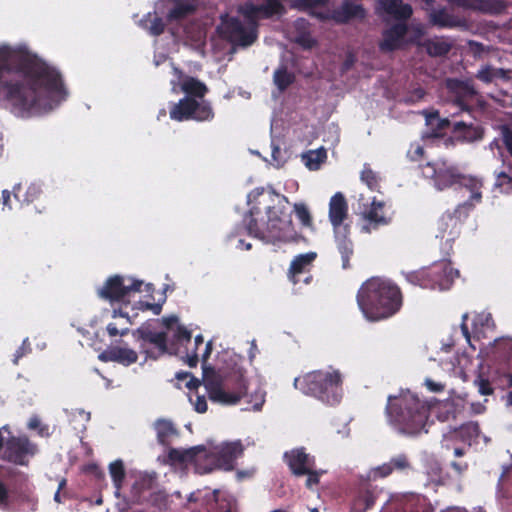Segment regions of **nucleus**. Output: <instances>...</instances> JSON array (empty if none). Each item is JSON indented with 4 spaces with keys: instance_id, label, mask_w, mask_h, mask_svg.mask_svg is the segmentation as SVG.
Listing matches in <instances>:
<instances>
[{
    "instance_id": "ddd939ff",
    "label": "nucleus",
    "mask_w": 512,
    "mask_h": 512,
    "mask_svg": "<svg viewBox=\"0 0 512 512\" xmlns=\"http://www.w3.org/2000/svg\"><path fill=\"white\" fill-rule=\"evenodd\" d=\"M222 37L234 46H251L258 38L255 27H245L237 17H230L223 21L221 28Z\"/></svg>"
},
{
    "instance_id": "bf43d9fd",
    "label": "nucleus",
    "mask_w": 512,
    "mask_h": 512,
    "mask_svg": "<svg viewBox=\"0 0 512 512\" xmlns=\"http://www.w3.org/2000/svg\"><path fill=\"white\" fill-rule=\"evenodd\" d=\"M424 153H425V151H424L423 146H421L418 143L411 144V146L407 152V157L411 161H419L424 157Z\"/></svg>"
},
{
    "instance_id": "1a4fd4ad",
    "label": "nucleus",
    "mask_w": 512,
    "mask_h": 512,
    "mask_svg": "<svg viewBox=\"0 0 512 512\" xmlns=\"http://www.w3.org/2000/svg\"><path fill=\"white\" fill-rule=\"evenodd\" d=\"M243 454L241 441L224 443L217 451L210 452L206 449L203 453L205 464L197 465L199 474H207L215 469L232 470L235 460Z\"/></svg>"
},
{
    "instance_id": "20e7f679",
    "label": "nucleus",
    "mask_w": 512,
    "mask_h": 512,
    "mask_svg": "<svg viewBox=\"0 0 512 512\" xmlns=\"http://www.w3.org/2000/svg\"><path fill=\"white\" fill-rule=\"evenodd\" d=\"M430 405L410 391L389 395L385 414L389 424L398 433L415 436L425 430Z\"/></svg>"
},
{
    "instance_id": "423d86ee",
    "label": "nucleus",
    "mask_w": 512,
    "mask_h": 512,
    "mask_svg": "<svg viewBox=\"0 0 512 512\" xmlns=\"http://www.w3.org/2000/svg\"><path fill=\"white\" fill-rule=\"evenodd\" d=\"M342 375L339 370H314L294 379V387L303 394L334 406L342 399Z\"/></svg>"
},
{
    "instance_id": "4d7b16f0",
    "label": "nucleus",
    "mask_w": 512,
    "mask_h": 512,
    "mask_svg": "<svg viewBox=\"0 0 512 512\" xmlns=\"http://www.w3.org/2000/svg\"><path fill=\"white\" fill-rule=\"evenodd\" d=\"M149 32L154 36L161 35L165 30V23L162 18L158 16H154L150 20V25L148 26Z\"/></svg>"
},
{
    "instance_id": "6e6552de",
    "label": "nucleus",
    "mask_w": 512,
    "mask_h": 512,
    "mask_svg": "<svg viewBox=\"0 0 512 512\" xmlns=\"http://www.w3.org/2000/svg\"><path fill=\"white\" fill-rule=\"evenodd\" d=\"M202 367L203 384L211 401L224 405H235L242 398L248 396L247 380L241 372L233 373L223 384L220 375L213 367L206 365Z\"/></svg>"
},
{
    "instance_id": "a211bd4d",
    "label": "nucleus",
    "mask_w": 512,
    "mask_h": 512,
    "mask_svg": "<svg viewBox=\"0 0 512 512\" xmlns=\"http://www.w3.org/2000/svg\"><path fill=\"white\" fill-rule=\"evenodd\" d=\"M284 459L295 476H303L310 468H315V457L306 453L304 447L295 448L284 453Z\"/></svg>"
},
{
    "instance_id": "a19ab883",
    "label": "nucleus",
    "mask_w": 512,
    "mask_h": 512,
    "mask_svg": "<svg viewBox=\"0 0 512 512\" xmlns=\"http://www.w3.org/2000/svg\"><path fill=\"white\" fill-rule=\"evenodd\" d=\"M239 12L248 21L250 27L258 28V19L261 17L260 5L247 2L239 8Z\"/></svg>"
},
{
    "instance_id": "c85d7f7f",
    "label": "nucleus",
    "mask_w": 512,
    "mask_h": 512,
    "mask_svg": "<svg viewBox=\"0 0 512 512\" xmlns=\"http://www.w3.org/2000/svg\"><path fill=\"white\" fill-rule=\"evenodd\" d=\"M502 161L501 170L495 172L494 186L499 188L501 192L512 193V161L502 152H499Z\"/></svg>"
},
{
    "instance_id": "603ef678",
    "label": "nucleus",
    "mask_w": 512,
    "mask_h": 512,
    "mask_svg": "<svg viewBox=\"0 0 512 512\" xmlns=\"http://www.w3.org/2000/svg\"><path fill=\"white\" fill-rule=\"evenodd\" d=\"M499 130L503 146L507 150L512 161V128L507 124H503L500 125Z\"/></svg>"
},
{
    "instance_id": "c9c22d12",
    "label": "nucleus",
    "mask_w": 512,
    "mask_h": 512,
    "mask_svg": "<svg viewBox=\"0 0 512 512\" xmlns=\"http://www.w3.org/2000/svg\"><path fill=\"white\" fill-rule=\"evenodd\" d=\"M42 190L38 184L31 183L24 193H22V184L18 183L13 186L12 194L14 198L21 204H30L39 198Z\"/></svg>"
},
{
    "instance_id": "4468645a",
    "label": "nucleus",
    "mask_w": 512,
    "mask_h": 512,
    "mask_svg": "<svg viewBox=\"0 0 512 512\" xmlns=\"http://www.w3.org/2000/svg\"><path fill=\"white\" fill-rule=\"evenodd\" d=\"M315 252H308L299 254L293 258L287 272V277L294 285L305 284L308 285L312 282L313 276L311 274V267L316 259Z\"/></svg>"
},
{
    "instance_id": "f3484780",
    "label": "nucleus",
    "mask_w": 512,
    "mask_h": 512,
    "mask_svg": "<svg viewBox=\"0 0 512 512\" xmlns=\"http://www.w3.org/2000/svg\"><path fill=\"white\" fill-rule=\"evenodd\" d=\"M427 275L431 284L429 289L444 291L450 289L459 272L453 269L450 263L440 262L427 268Z\"/></svg>"
},
{
    "instance_id": "49530a36",
    "label": "nucleus",
    "mask_w": 512,
    "mask_h": 512,
    "mask_svg": "<svg viewBox=\"0 0 512 512\" xmlns=\"http://www.w3.org/2000/svg\"><path fill=\"white\" fill-rule=\"evenodd\" d=\"M294 211L302 227L313 229V219L308 207L304 203H295Z\"/></svg>"
},
{
    "instance_id": "412c9836",
    "label": "nucleus",
    "mask_w": 512,
    "mask_h": 512,
    "mask_svg": "<svg viewBox=\"0 0 512 512\" xmlns=\"http://www.w3.org/2000/svg\"><path fill=\"white\" fill-rule=\"evenodd\" d=\"M348 217V204L341 192L335 193L329 202V219L334 228L335 234L343 231L345 219Z\"/></svg>"
},
{
    "instance_id": "4be33fe9",
    "label": "nucleus",
    "mask_w": 512,
    "mask_h": 512,
    "mask_svg": "<svg viewBox=\"0 0 512 512\" xmlns=\"http://www.w3.org/2000/svg\"><path fill=\"white\" fill-rule=\"evenodd\" d=\"M384 208L385 203L383 201L373 199L370 207L362 213L363 219L367 222V225L363 226L365 232L369 233L371 229H378L380 226L390 223V218L385 215Z\"/></svg>"
},
{
    "instance_id": "7c9ffc66",
    "label": "nucleus",
    "mask_w": 512,
    "mask_h": 512,
    "mask_svg": "<svg viewBox=\"0 0 512 512\" xmlns=\"http://www.w3.org/2000/svg\"><path fill=\"white\" fill-rule=\"evenodd\" d=\"M380 3L384 11L398 22H406L413 14L412 6L404 3L403 0H382Z\"/></svg>"
},
{
    "instance_id": "2eb2a0df",
    "label": "nucleus",
    "mask_w": 512,
    "mask_h": 512,
    "mask_svg": "<svg viewBox=\"0 0 512 512\" xmlns=\"http://www.w3.org/2000/svg\"><path fill=\"white\" fill-rule=\"evenodd\" d=\"M315 16L322 22L333 20L337 24H347L353 19L363 20L366 17V10L361 4L345 0L339 8L327 13H315Z\"/></svg>"
},
{
    "instance_id": "f03ea898",
    "label": "nucleus",
    "mask_w": 512,
    "mask_h": 512,
    "mask_svg": "<svg viewBox=\"0 0 512 512\" xmlns=\"http://www.w3.org/2000/svg\"><path fill=\"white\" fill-rule=\"evenodd\" d=\"M270 197L271 202L277 198V203L265 208L266 221L261 219L259 222L258 216L261 214V208L257 205H253L244 216L243 222L248 235L272 244L295 241L297 232L291 219V213L287 211L288 198L278 194H272Z\"/></svg>"
},
{
    "instance_id": "5fc2aeb1",
    "label": "nucleus",
    "mask_w": 512,
    "mask_h": 512,
    "mask_svg": "<svg viewBox=\"0 0 512 512\" xmlns=\"http://www.w3.org/2000/svg\"><path fill=\"white\" fill-rule=\"evenodd\" d=\"M474 384L477 386L478 391L481 395H490L493 393V387L489 379L485 378L483 374H479L474 380Z\"/></svg>"
},
{
    "instance_id": "79ce46f5",
    "label": "nucleus",
    "mask_w": 512,
    "mask_h": 512,
    "mask_svg": "<svg viewBox=\"0 0 512 512\" xmlns=\"http://www.w3.org/2000/svg\"><path fill=\"white\" fill-rule=\"evenodd\" d=\"M273 80L280 91H285L295 81V75L282 66L274 72Z\"/></svg>"
},
{
    "instance_id": "e2e57ef3",
    "label": "nucleus",
    "mask_w": 512,
    "mask_h": 512,
    "mask_svg": "<svg viewBox=\"0 0 512 512\" xmlns=\"http://www.w3.org/2000/svg\"><path fill=\"white\" fill-rule=\"evenodd\" d=\"M320 474L321 473L316 471L314 468L309 469V472L305 474L307 475L306 487L308 489H313V487L319 483Z\"/></svg>"
},
{
    "instance_id": "7ed1b4c3",
    "label": "nucleus",
    "mask_w": 512,
    "mask_h": 512,
    "mask_svg": "<svg viewBox=\"0 0 512 512\" xmlns=\"http://www.w3.org/2000/svg\"><path fill=\"white\" fill-rule=\"evenodd\" d=\"M356 300L364 317L378 322L396 315L403 306L404 296L396 283L375 276L362 283Z\"/></svg>"
},
{
    "instance_id": "864d4df0",
    "label": "nucleus",
    "mask_w": 512,
    "mask_h": 512,
    "mask_svg": "<svg viewBox=\"0 0 512 512\" xmlns=\"http://www.w3.org/2000/svg\"><path fill=\"white\" fill-rule=\"evenodd\" d=\"M219 512H238L237 503L231 497H216Z\"/></svg>"
},
{
    "instance_id": "bb28decb",
    "label": "nucleus",
    "mask_w": 512,
    "mask_h": 512,
    "mask_svg": "<svg viewBox=\"0 0 512 512\" xmlns=\"http://www.w3.org/2000/svg\"><path fill=\"white\" fill-rule=\"evenodd\" d=\"M418 46L423 48L430 57L436 58L448 55L453 47V43L443 36H435L421 41V43H418Z\"/></svg>"
},
{
    "instance_id": "393cba45",
    "label": "nucleus",
    "mask_w": 512,
    "mask_h": 512,
    "mask_svg": "<svg viewBox=\"0 0 512 512\" xmlns=\"http://www.w3.org/2000/svg\"><path fill=\"white\" fill-rule=\"evenodd\" d=\"M376 497L375 486L369 482L361 484L352 502L351 512H366L373 507Z\"/></svg>"
},
{
    "instance_id": "dca6fc26",
    "label": "nucleus",
    "mask_w": 512,
    "mask_h": 512,
    "mask_svg": "<svg viewBox=\"0 0 512 512\" xmlns=\"http://www.w3.org/2000/svg\"><path fill=\"white\" fill-rule=\"evenodd\" d=\"M406 22H397L382 31V39L378 44L379 50L383 53H390L403 49L407 44L408 33Z\"/></svg>"
},
{
    "instance_id": "473e14b6",
    "label": "nucleus",
    "mask_w": 512,
    "mask_h": 512,
    "mask_svg": "<svg viewBox=\"0 0 512 512\" xmlns=\"http://www.w3.org/2000/svg\"><path fill=\"white\" fill-rule=\"evenodd\" d=\"M493 354L496 359L504 363L509 382L512 384V339L497 340Z\"/></svg>"
},
{
    "instance_id": "774afa93",
    "label": "nucleus",
    "mask_w": 512,
    "mask_h": 512,
    "mask_svg": "<svg viewBox=\"0 0 512 512\" xmlns=\"http://www.w3.org/2000/svg\"><path fill=\"white\" fill-rule=\"evenodd\" d=\"M195 410L198 413H205L208 409L207 401L205 396H197L194 403Z\"/></svg>"
},
{
    "instance_id": "39448f33",
    "label": "nucleus",
    "mask_w": 512,
    "mask_h": 512,
    "mask_svg": "<svg viewBox=\"0 0 512 512\" xmlns=\"http://www.w3.org/2000/svg\"><path fill=\"white\" fill-rule=\"evenodd\" d=\"M422 175L433 180L436 189L442 191L452 187L465 188L472 198L482 201L483 180L476 176L463 174L459 168L446 159L427 162L420 166Z\"/></svg>"
},
{
    "instance_id": "4c0bfd02",
    "label": "nucleus",
    "mask_w": 512,
    "mask_h": 512,
    "mask_svg": "<svg viewBox=\"0 0 512 512\" xmlns=\"http://www.w3.org/2000/svg\"><path fill=\"white\" fill-rule=\"evenodd\" d=\"M327 159L326 149L321 147L316 150H309L302 154V160L309 170H318L320 165Z\"/></svg>"
},
{
    "instance_id": "f257e3e1",
    "label": "nucleus",
    "mask_w": 512,
    "mask_h": 512,
    "mask_svg": "<svg viewBox=\"0 0 512 512\" xmlns=\"http://www.w3.org/2000/svg\"><path fill=\"white\" fill-rule=\"evenodd\" d=\"M62 76L26 48L0 46V100L17 117L30 118L53 109L54 98L65 99Z\"/></svg>"
},
{
    "instance_id": "09e8293b",
    "label": "nucleus",
    "mask_w": 512,
    "mask_h": 512,
    "mask_svg": "<svg viewBox=\"0 0 512 512\" xmlns=\"http://www.w3.org/2000/svg\"><path fill=\"white\" fill-rule=\"evenodd\" d=\"M361 180L368 186L370 190H377L379 187L378 176L369 165H364V168L361 172Z\"/></svg>"
},
{
    "instance_id": "69168bd1",
    "label": "nucleus",
    "mask_w": 512,
    "mask_h": 512,
    "mask_svg": "<svg viewBox=\"0 0 512 512\" xmlns=\"http://www.w3.org/2000/svg\"><path fill=\"white\" fill-rule=\"evenodd\" d=\"M139 305L141 310H151L155 315H159L162 311V306L158 303L140 302Z\"/></svg>"
},
{
    "instance_id": "a878e982",
    "label": "nucleus",
    "mask_w": 512,
    "mask_h": 512,
    "mask_svg": "<svg viewBox=\"0 0 512 512\" xmlns=\"http://www.w3.org/2000/svg\"><path fill=\"white\" fill-rule=\"evenodd\" d=\"M480 435V428L477 422H467L458 428H454L445 437L449 440L460 441L468 446L476 442Z\"/></svg>"
},
{
    "instance_id": "b1692460",
    "label": "nucleus",
    "mask_w": 512,
    "mask_h": 512,
    "mask_svg": "<svg viewBox=\"0 0 512 512\" xmlns=\"http://www.w3.org/2000/svg\"><path fill=\"white\" fill-rule=\"evenodd\" d=\"M436 237L446 239L447 242H453L461 233V225L451 215L450 211H446L438 219Z\"/></svg>"
},
{
    "instance_id": "e433bc0d",
    "label": "nucleus",
    "mask_w": 512,
    "mask_h": 512,
    "mask_svg": "<svg viewBox=\"0 0 512 512\" xmlns=\"http://www.w3.org/2000/svg\"><path fill=\"white\" fill-rule=\"evenodd\" d=\"M479 203H481V201L472 198V193H470L469 198L463 203L458 204L450 213L462 227L470 213L474 210L476 204Z\"/></svg>"
},
{
    "instance_id": "72a5a7b5",
    "label": "nucleus",
    "mask_w": 512,
    "mask_h": 512,
    "mask_svg": "<svg viewBox=\"0 0 512 512\" xmlns=\"http://www.w3.org/2000/svg\"><path fill=\"white\" fill-rule=\"evenodd\" d=\"M429 22L439 28H455L461 25V20L449 13L446 8L432 10L429 14Z\"/></svg>"
},
{
    "instance_id": "8fccbe9b",
    "label": "nucleus",
    "mask_w": 512,
    "mask_h": 512,
    "mask_svg": "<svg viewBox=\"0 0 512 512\" xmlns=\"http://www.w3.org/2000/svg\"><path fill=\"white\" fill-rule=\"evenodd\" d=\"M195 10L194 6L189 3H178L169 12L171 19H182Z\"/></svg>"
},
{
    "instance_id": "9b49d317",
    "label": "nucleus",
    "mask_w": 512,
    "mask_h": 512,
    "mask_svg": "<svg viewBox=\"0 0 512 512\" xmlns=\"http://www.w3.org/2000/svg\"><path fill=\"white\" fill-rule=\"evenodd\" d=\"M170 118L175 121L195 120L198 122L211 121L214 111L210 102L197 100L192 97H183L174 103L169 111Z\"/></svg>"
},
{
    "instance_id": "c756f323",
    "label": "nucleus",
    "mask_w": 512,
    "mask_h": 512,
    "mask_svg": "<svg viewBox=\"0 0 512 512\" xmlns=\"http://www.w3.org/2000/svg\"><path fill=\"white\" fill-rule=\"evenodd\" d=\"M153 427L156 431L157 441L162 446H170L172 439L179 436L178 428L169 419L159 418L154 422Z\"/></svg>"
},
{
    "instance_id": "37998d69",
    "label": "nucleus",
    "mask_w": 512,
    "mask_h": 512,
    "mask_svg": "<svg viewBox=\"0 0 512 512\" xmlns=\"http://www.w3.org/2000/svg\"><path fill=\"white\" fill-rule=\"evenodd\" d=\"M404 276L406 281L412 285L419 286L424 289H429V287H431L427 275V268L407 272L404 274Z\"/></svg>"
},
{
    "instance_id": "680f3d73",
    "label": "nucleus",
    "mask_w": 512,
    "mask_h": 512,
    "mask_svg": "<svg viewBox=\"0 0 512 512\" xmlns=\"http://www.w3.org/2000/svg\"><path fill=\"white\" fill-rule=\"evenodd\" d=\"M425 95H426V91L423 88H421V87L415 88L408 94V96L405 99V102L409 103V104L416 103V102L422 100L425 97Z\"/></svg>"
},
{
    "instance_id": "13d9d810",
    "label": "nucleus",
    "mask_w": 512,
    "mask_h": 512,
    "mask_svg": "<svg viewBox=\"0 0 512 512\" xmlns=\"http://www.w3.org/2000/svg\"><path fill=\"white\" fill-rule=\"evenodd\" d=\"M28 428L30 430H37L40 436H48V426L42 425L41 420L37 416H32L28 422Z\"/></svg>"
},
{
    "instance_id": "9d476101",
    "label": "nucleus",
    "mask_w": 512,
    "mask_h": 512,
    "mask_svg": "<svg viewBox=\"0 0 512 512\" xmlns=\"http://www.w3.org/2000/svg\"><path fill=\"white\" fill-rule=\"evenodd\" d=\"M142 285V280L116 274L106 279L104 284L97 289V295L112 304L124 303L133 293L140 292Z\"/></svg>"
},
{
    "instance_id": "0eeeda50",
    "label": "nucleus",
    "mask_w": 512,
    "mask_h": 512,
    "mask_svg": "<svg viewBox=\"0 0 512 512\" xmlns=\"http://www.w3.org/2000/svg\"><path fill=\"white\" fill-rule=\"evenodd\" d=\"M133 336L140 341V350L146 358L157 360L166 353L179 355L180 346L191 344V332L184 326L179 325L173 338L168 341L167 333L164 331H153L149 325H142L133 331Z\"/></svg>"
},
{
    "instance_id": "3c124183",
    "label": "nucleus",
    "mask_w": 512,
    "mask_h": 512,
    "mask_svg": "<svg viewBox=\"0 0 512 512\" xmlns=\"http://www.w3.org/2000/svg\"><path fill=\"white\" fill-rule=\"evenodd\" d=\"M426 120L430 125H433L434 121H436V128L434 129L435 134L440 133L450 126V121L447 118L441 119L437 111L427 114Z\"/></svg>"
},
{
    "instance_id": "2f4dec72",
    "label": "nucleus",
    "mask_w": 512,
    "mask_h": 512,
    "mask_svg": "<svg viewBox=\"0 0 512 512\" xmlns=\"http://www.w3.org/2000/svg\"><path fill=\"white\" fill-rule=\"evenodd\" d=\"M349 225L343 227V231L340 234H335L337 249L341 255L342 268L348 269L351 267L350 259L354 254V245L351 239L348 238Z\"/></svg>"
},
{
    "instance_id": "0e129e2a",
    "label": "nucleus",
    "mask_w": 512,
    "mask_h": 512,
    "mask_svg": "<svg viewBox=\"0 0 512 512\" xmlns=\"http://www.w3.org/2000/svg\"><path fill=\"white\" fill-rule=\"evenodd\" d=\"M106 329H107V332H108L109 336H111V337H115V336H118V335L124 336V335H126L129 332L128 328H124L122 330H119L115 323H109L107 325Z\"/></svg>"
},
{
    "instance_id": "f704fd0d",
    "label": "nucleus",
    "mask_w": 512,
    "mask_h": 512,
    "mask_svg": "<svg viewBox=\"0 0 512 512\" xmlns=\"http://www.w3.org/2000/svg\"><path fill=\"white\" fill-rule=\"evenodd\" d=\"M181 90L186 94L185 97L203 100L208 92L205 83L192 76H185L181 81Z\"/></svg>"
},
{
    "instance_id": "de8ad7c7",
    "label": "nucleus",
    "mask_w": 512,
    "mask_h": 512,
    "mask_svg": "<svg viewBox=\"0 0 512 512\" xmlns=\"http://www.w3.org/2000/svg\"><path fill=\"white\" fill-rule=\"evenodd\" d=\"M204 344V338L202 335H197L194 338V349L189 352L187 345H184L183 347L186 348V353L183 358H185V362L188 364L189 367H196L199 361V355L197 353V350L199 346H202Z\"/></svg>"
},
{
    "instance_id": "58836bf2",
    "label": "nucleus",
    "mask_w": 512,
    "mask_h": 512,
    "mask_svg": "<svg viewBox=\"0 0 512 512\" xmlns=\"http://www.w3.org/2000/svg\"><path fill=\"white\" fill-rule=\"evenodd\" d=\"M328 4V0H293L290 4V8L298 11L307 12L311 17L316 18L315 13H323L317 11V7H323Z\"/></svg>"
},
{
    "instance_id": "338daca9",
    "label": "nucleus",
    "mask_w": 512,
    "mask_h": 512,
    "mask_svg": "<svg viewBox=\"0 0 512 512\" xmlns=\"http://www.w3.org/2000/svg\"><path fill=\"white\" fill-rule=\"evenodd\" d=\"M495 79H502L504 81H509L512 79V70L511 69H503V68H495Z\"/></svg>"
},
{
    "instance_id": "cd10ccee",
    "label": "nucleus",
    "mask_w": 512,
    "mask_h": 512,
    "mask_svg": "<svg viewBox=\"0 0 512 512\" xmlns=\"http://www.w3.org/2000/svg\"><path fill=\"white\" fill-rule=\"evenodd\" d=\"M453 133L457 140L468 143L480 141L484 137V129L481 126L466 124L463 121L453 124Z\"/></svg>"
},
{
    "instance_id": "ea45409f",
    "label": "nucleus",
    "mask_w": 512,
    "mask_h": 512,
    "mask_svg": "<svg viewBox=\"0 0 512 512\" xmlns=\"http://www.w3.org/2000/svg\"><path fill=\"white\" fill-rule=\"evenodd\" d=\"M506 8L503 0H477L471 9L489 14L502 13Z\"/></svg>"
},
{
    "instance_id": "a18cd8bd",
    "label": "nucleus",
    "mask_w": 512,
    "mask_h": 512,
    "mask_svg": "<svg viewBox=\"0 0 512 512\" xmlns=\"http://www.w3.org/2000/svg\"><path fill=\"white\" fill-rule=\"evenodd\" d=\"M109 472L117 490L122 487L123 480L125 478V468L121 460H116L109 465Z\"/></svg>"
},
{
    "instance_id": "f8f14e48",
    "label": "nucleus",
    "mask_w": 512,
    "mask_h": 512,
    "mask_svg": "<svg viewBox=\"0 0 512 512\" xmlns=\"http://www.w3.org/2000/svg\"><path fill=\"white\" fill-rule=\"evenodd\" d=\"M37 451V445L27 436H10L5 442L2 459L15 465L27 466Z\"/></svg>"
},
{
    "instance_id": "6e6d98bb",
    "label": "nucleus",
    "mask_w": 512,
    "mask_h": 512,
    "mask_svg": "<svg viewBox=\"0 0 512 512\" xmlns=\"http://www.w3.org/2000/svg\"><path fill=\"white\" fill-rule=\"evenodd\" d=\"M476 78L486 84H490L495 80V68L486 65L482 67L476 74Z\"/></svg>"
},
{
    "instance_id": "6ab92c4d",
    "label": "nucleus",
    "mask_w": 512,
    "mask_h": 512,
    "mask_svg": "<svg viewBox=\"0 0 512 512\" xmlns=\"http://www.w3.org/2000/svg\"><path fill=\"white\" fill-rule=\"evenodd\" d=\"M206 452L204 445L193 446L188 449L169 448L167 457L173 464H193L197 470V465H203V453Z\"/></svg>"
},
{
    "instance_id": "5701e85b",
    "label": "nucleus",
    "mask_w": 512,
    "mask_h": 512,
    "mask_svg": "<svg viewBox=\"0 0 512 512\" xmlns=\"http://www.w3.org/2000/svg\"><path fill=\"white\" fill-rule=\"evenodd\" d=\"M102 362H116L124 366H130L137 362L138 354L135 350L127 347H109L98 355Z\"/></svg>"
},
{
    "instance_id": "aec40b11",
    "label": "nucleus",
    "mask_w": 512,
    "mask_h": 512,
    "mask_svg": "<svg viewBox=\"0 0 512 512\" xmlns=\"http://www.w3.org/2000/svg\"><path fill=\"white\" fill-rule=\"evenodd\" d=\"M412 470L413 466L409 456L405 453H400L391 457L388 462L376 467L373 473L374 476L386 478L393 473L408 474Z\"/></svg>"
},
{
    "instance_id": "c03bdc74",
    "label": "nucleus",
    "mask_w": 512,
    "mask_h": 512,
    "mask_svg": "<svg viewBox=\"0 0 512 512\" xmlns=\"http://www.w3.org/2000/svg\"><path fill=\"white\" fill-rule=\"evenodd\" d=\"M261 18L269 19L274 15H282L285 13V8L280 0H266L265 3L260 4Z\"/></svg>"
},
{
    "instance_id": "052dcab7",
    "label": "nucleus",
    "mask_w": 512,
    "mask_h": 512,
    "mask_svg": "<svg viewBox=\"0 0 512 512\" xmlns=\"http://www.w3.org/2000/svg\"><path fill=\"white\" fill-rule=\"evenodd\" d=\"M248 402L253 404L255 411H259L265 402V395L261 390H257L250 395Z\"/></svg>"
}]
</instances>
